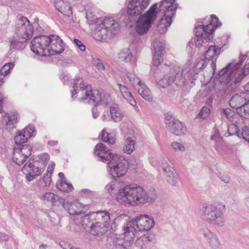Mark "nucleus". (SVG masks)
I'll use <instances>...</instances> for the list:
<instances>
[{
  "mask_svg": "<svg viewBox=\"0 0 249 249\" xmlns=\"http://www.w3.org/2000/svg\"><path fill=\"white\" fill-rule=\"evenodd\" d=\"M131 213L128 211L124 210H119L116 212L112 213H110L106 211H97L95 212H92L89 213L88 215L89 216L92 217H102L104 218L105 217H107L110 218V216L115 217V218H119L122 217H130Z\"/></svg>",
  "mask_w": 249,
  "mask_h": 249,
  "instance_id": "obj_20",
  "label": "nucleus"
},
{
  "mask_svg": "<svg viewBox=\"0 0 249 249\" xmlns=\"http://www.w3.org/2000/svg\"><path fill=\"white\" fill-rule=\"evenodd\" d=\"M101 137L102 140L104 142L111 144L115 142V134L114 132L109 133L106 131V129H104L102 131Z\"/></svg>",
  "mask_w": 249,
  "mask_h": 249,
  "instance_id": "obj_34",
  "label": "nucleus"
},
{
  "mask_svg": "<svg viewBox=\"0 0 249 249\" xmlns=\"http://www.w3.org/2000/svg\"><path fill=\"white\" fill-rule=\"evenodd\" d=\"M237 113L241 117L249 120V99L243 106L237 107Z\"/></svg>",
  "mask_w": 249,
  "mask_h": 249,
  "instance_id": "obj_33",
  "label": "nucleus"
},
{
  "mask_svg": "<svg viewBox=\"0 0 249 249\" xmlns=\"http://www.w3.org/2000/svg\"><path fill=\"white\" fill-rule=\"evenodd\" d=\"M161 159H164L162 157H157L156 156H151L150 158L149 161L151 164L155 167H158L162 165L163 160Z\"/></svg>",
  "mask_w": 249,
  "mask_h": 249,
  "instance_id": "obj_46",
  "label": "nucleus"
},
{
  "mask_svg": "<svg viewBox=\"0 0 249 249\" xmlns=\"http://www.w3.org/2000/svg\"><path fill=\"white\" fill-rule=\"evenodd\" d=\"M73 43L82 52H85L86 51V46L80 40L77 39H74Z\"/></svg>",
  "mask_w": 249,
  "mask_h": 249,
  "instance_id": "obj_52",
  "label": "nucleus"
},
{
  "mask_svg": "<svg viewBox=\"0 0 249 249\" xmlns=\"http://www.w3.org/2000/svg\"><path fill=\"white\" fill-rule=\"evenodd\" d=\"M119 31L118 22L113 18L106 17L97 21L93 36L97 41H107L116 35Z\"/></svg>",
  "mask_w": 249,
  "mask_h": 249,
  "instance_id": "obj_7",
  "label": "nucleus"
},
{
  "mask_svg": "<svg viewBox=\"0 0 249 249\" xmlns=\"http://www.w3.org/2000/svg\"><path fill=\"white\" fill-rule=\"evenodd\" d=\"M138 93L145 100L148 102H152L153 96L149 89L146 86L144 82L140 85L138 89Z\"/></svg>",
  "mask_w": 249,
  "mask_h": 249,
  "instance_id": "obj_28",
  "label": "nucleus"
},
{
  "mask_svg": "<svg viewBox=\"0 0 249 249\" xmlns=\"http://www.w3.org/2000/svg\"><path fill=\"white\" fill-rule=\"evenodd\" d=\"M118 58L121 61L128 63L132 60L133 55L130 49L128 48H126L121 50L119 52Z\"/></svg>",
  "mask_w": 249,
  "mask_h": 249,
  "instance_id": "obj_30",
  "label": "nucleus"
},
{
  "mask_svg": "<svg viewBox=\"0 0 249 249\" xmlns=\"http://www.w3.org/2000/svg\"><path fill=\"white\" fill-rule=\"evenodd\" d=\"M205 215L211 218H220L225 212V205L222 202L205 204L204 206Z\"/></svg>",
  "mask_w": 249,
  "mask_h": 249,
  "instance_id": "obj_17",
  "label": "nucleus"
},
{
  "mask_svg": "<svg viewBox=\"0 0 249 249\" xmlns=\"http://www.w3.org/2000/svg\"><path fill=\"white\" fill-rule=\"evenodd\" d=\"M40 200L45 204L53 205L56 202L57 196L53 193L46 192L40 197Z\"/></svg>",
  "mask_w": 249,
  "mask_h": 249,
  "instance_id": "obj_31",
  "label": "nucleus"
},
{
  "mask_svg": "<svg viewBox=\"0 0 249 249\" xmlns=\"http://www.w3.org/2000/svg\"><path fill=\"white\" fill-rule=\"evenodd\" d=\"M208 31L204 25H198L195 28L196 38L195 42L197 47L199 48L213 38V29L208 27Z\"/></svg>",
  "mask_w": 249,
  "mask_h": 249,
  "instance_id": "obj_15",
  "label": "nucleus"
},
{
  "mask_svg": "<svg viewBox=\"0 0 249 249\" xmlns=\"http://www.w3.org/2000/svg\"><path fill=\"white\" fill-rule=\"evenodd\" d=\"M32 147L27 144L17 145L14 149L13 161L17 165H22L31 156Z\"/></svg>",
  "mask_w": 249,
  "mask_h": 249,
  "instance_id": "obj_13",
  "label": "nucleus"
},
{
  "mask_svg": "<svg viewBox=\"0 0 249 249\" xmlns=\"http://www.w3.org/2000/svg\"><path fill=\"white\" fill-rule=\"evenodd\" d=\"M165 45L163 43L156 41L153 43L154 54L153 58V64L159 66L163 61V52Z\"/></svg>",
  "mask_w": 249,
  "mask_h": 249,
  "instance_id": "obj_21",
  "label": "nucleus"
},
{
  "mask_svg": "<svg viewBox=\"0 0 249 249\" xmlns=\"http://www.w3.org/2000/svg\"><path fill=\"white\" fill-rule=\"evenodd\" d=\"M34 28L29 20L26 17L20 16L16 21L15 35L9 38L11 49H20L23 43L30 39Z\"/></svg>",
  "mask_w": 249,
  "mask_h": 249,
  "instance_id": "obj_6",
  "label": "nucleus"
},
{
  "mask_svg": "<svg viewBox=\"0 0 249 249\" xmlns=\"http://www.w3.org/2000/svg\"><path fill=\"white\" fill-rule=\"evenodd\" d=\"M50 160L49 155L47 153L41 154L35 157V163L40 167H43L45 169V166Z\"/></svg>",
  "mask_w": 249,
  "mask_h": 249,
  "instance_id": "obj_32",
  "label": "nucleus"
},
{
  "mask_svg": "<svg viewBox=\"0 0 249 249\" xmlns=\"http://www.w3.org/2000/svg\"><path fill=\"white\" fill-rule=\"evenodd\" d=\"M160 12L164 13L163 11L160 10V4L156 3L152 5L150 8L140 17L136 22L135 29L139 35H143L146 34L157 18Z\"/></svg>",
  "mask_w": 249,
  "mask_h": 249,
  "instance_id": "obj_9",
  "label": "nucleus"
},
{
  "mask_svg": "<svg viewBox=\"0 0 249 249\" xmlns=\"http://www.w3.org/2000/svg\"><path fill=\"white\" fill-rule=\"evenodd\" d=\"M161 160H163L162 162V165L161 167L164 172L165 173V175L171 174L175 171V169L170 166L165 159H161Z\"/></svg>",
  "mask_w": 249,
  "mask_h": 249,
  "instance_id": "obj_44",
  "label": "nucleus"
},
{
  "mask_svg": "<svg viewBox=\"0 0 249 249\" xmlns=\"http://www.w3.org/2000/svg\"><path fill=\"white\" fill-rule=\"evenodd\" d=\"M171 147L176 152L184 153L187 150L186 144L181 142L174 141L171 142Z\"/></svg>",
  "mask_w": 249,
  "mask_h": 249,
  "instance_id": "obj_35",
  "label": "nucleus"
},
{
  "mask_svg": "<svg viewBox=\"0 0 249 249\" xmlns=\"http://www.w3.org/2000/svg\"><path fill=\"white\" fill-rule=\"evenodd\" d=\"M220 53V49L215 45L210 46L205 54V60H200L195 66H191L189 62L180 69L178 66H175L170 69L169 74L160 78L158 74L155 75L156 81L159 85L165 88L173 82L178 86H184L191 83L194 84L195 80L197 77V71L204 69L207 61H211V66L212 73L208 76L206 83L209 82L216 70V62Z\"/></svg>",
  "mask_w": 249,
  "mask_h": 249,
  "instance_id": "obj_1",
  "label": "nucleus"
},
{
  "mask_svg": "<svg viewBox=\"0 0 249 249\" xmlns=\"http://www.w3.org/2000/svg\"><path fill=\"white\" fill-rule=\"evenodd\" d=\"M209 246L213 249H217L220 246V242L216 235H212L208 241Z\"/></svg>",
  "mask_w": 249,
  "mask_h": 249,
  "instance_id": "obj_39",
  "label": "nucleus"
},
{
  "mask_svg": "<svg viewBox=\"0 0 249 249\" xmlns=\"http://www.w3.org/2000/svg\"><path fill=\"white\" fill-rule=\"evenodd\" d=\"M219 178L224 183H228L230 181V178L229 176L222 174L221 173H219L217 175Z\"/></svg>",
  "mask_w": 249,
  "mask_h": 249,
  "instance_id": "obj_55",
  "label": "nucleus"
},
{
  "mask_svg": "<svg viewBox=\"0 0 249 249\" xmlns=\"http://www.w3.org/2000/svg\"><path fill=\"white\" fill-rule=\"evenodd\" d=\"M211 22L208 25H205L204 24L205 22L204 21H203V24L202 25H204L205 27H206V30L208 31V26L211 27V28L213 29V33L214 31V28L219 27L221 26V23L219 22L218 18L215 15H211Z\"/></svg>",
  "mask_w": 249,
  "mask_h": 249,
  "instance_id": "obj_38",
  "label": "nucleus"
},
{
  "mask_svg": "<svg viewBox=\"0 0 249 249\" xmlns=\"http://www.w3.org/2000/svg\"><path fill=\"white\" fill-rule=\"evenodd\" d=\"M74 89L71 96L73 99L78 98L80 101L97 104L102 100L101 96L97 90H91L89 85H86L83 80L77 77L74 81Z\"/></svg>",
  "mask_w": 249,
  "mask_h": 249,
  "instance_id": "obj_8",
  "label": "nucleus"
},
{
  "mask_svg": "<svg viewBox=\"0 0 249 249\" xmlns=\"http://www.w3.org/2000/svg\"><path fill=\"white\" fill-rule=\"evenodd\" d=\"M103 121H109L111 120L109 110H105L101 117Z\"/></svg>",
  "mask_w": 249,
  "mask_h": 249,
  "instance_id": "obj_54",
  "label": "nucleus"
},
{
  "mask_svg": "<svg viewBox=\"0 0 249 249\" xmlns=\"http://www.w3.org/2000/svg\"><path fill=\"white\" fill-rule=\"evenodd\" d=\"M175 0H162L159 3L160 10L163 11L164 13L157 26V31L160 34H164L172 23V17L175 14L176 9V6L174 4Z\"/></svg>",
  "mask_w": 249,
  "mask_h": 249,
  "instance_id": "obj_10",
  "label": "nucleus"
},
{
  "mask_svg": "<svg viewBox=\"0 0 249 249\" xmlns=\"http://www.w3.org/2000/svg\"><path fill=\"white\" fill-rule=\"evenodd\" d=\"M165 123L168 129L175 135L181 136L184 135L187 132V128L185 125L171 115H167L165 116Z\"/></svg>",
  "mask_w": 249,
  "mask_h": 249,
  "instance_id": "obj_14",
  "label": "nucleus"
},
{
  "mask_svg": "<svg viewBox=\"0 0 249 249\" xmlns=\"http://www.w3.org/2000/svg\"><path fill=\"white\" fill-rule=\"evenodd\" d=\"M92 115L94 118H96L99 115V112L96 107L92 109Z\"/></svg>",
  "mask_w": 249,
  "mask_h": 249,
  "instance_id": "obj_61",
  "label": "nucleus"
},
{
  "mask_svg": "<svg viewBox=\"0 0 249 249\" xmlns=\"http://www.w3.org/2000/svg\"><path fill=\"white\" fill-rule=\"evenodd\" d=\"M160 216V215L159 213L156 214H151L150 215L144 214L141 215L140 218H153L154 217H158Z\"/></svg>",
  "mask_w": 249,
  "mask_h": 249,
  "instance_id": "obj_60",
  "label": "nucleus"
},
{
  "mask_svg": "<svg viewBox=\"0 0 249 249\" xmlns=\"http://www.w3.org/2000/svg\"><path fill=\"white\" fill-rule=\"evenodd\" d=\"M107 220L104 222V224L99 222L93 223L89 221V219H84L82 226L84 229L89 228V232L94 235H100L105 233L109 228L113 229L115 228L114 224L110 226L111 222H113V220L111 221L110 219H106Z\"/></svg>",
  "mask_w": 249,
  "mask_h": 249,
  "instance_id": "obj_12",
  "label": "nucleus"
},
{
  "mask_svg": "<svg viewBox=\"0 0 249 249\" xmlns=\"http://www.w3.org/2000/svg\"><path fill=\"white\" fill-rule=\"evenodd\" d=\"M166 179L172 185H176L179 181L178 175L176 171L166 175Z\"/></svg>",
  "mask_w": 249,
  "mask_h": 249,
  "instance_id": "obj_41",
  "label": "nucleus"
},
{
  "mask_svg": "<svg viewBox=\"0 0 249 249\" xmlns=\"http://www.w3.org/2000/svg\"><path fill=\"white\" fill-rule=\"evenodd\" d=\"M4 76L2 74L0 73V86H1L4 83Z\"/></svg>",
  "mask_w": 249,
  "mask_h": 249,
  "instance_id": "obj_62",
  "label": "nucleus"
},
{
  "mask_svg": "<svg viewBox=\"0 0 249 249\" xmlns=\"http://www.w3.org/2000/svg\"><path fill=\"white\" fill-rule=\"evenodd\" d=\"M30 47L36 55L47 56L62 53L64 50V44L57 36H39L33 39Z\"/></svg>",
  "mask_w": 249,
  "mask_h": 249,
  "instance_id": "obj_5",
  "label": "nucleus"
},
{
  "mask_svg": "<svg viewBox=\"0 0 249 249\" xmlns=\"http://www.w3.org/2000/svg\"><path fill=\"white\" fill-rule=\"evenodd\" d=\"M140 236H137L136 238H138V240H137V242H138V244H139V246H141V244H140V242L141 241H149V239H148V237L147 235H143L142 236H141L140 237H139Z\"/></svg>",
  "mask_w": 249,
  "mask_h": 249,
  "instance_id": "obj_59",
  "label": "nucleus"
},
{
  "mask_svg": "<svg viewBox=\"0 0 249 249\" xmlns=\"http://www.w3.org/2000/svg\"><path fill=\"white\" fill-rule=\"evenodd\" d=\"M54 5L64 15L70 16L72 13L71 6L66 0H55Z\"/></svg>",
  "mask_w": 249,
  "mask_h": 249,
  "instance_id": "obj_26",
  "label": "nucleus"
},
{
  "mask_svg": "<svg viewBox=\"0 0 249 249\" xmlns=\"http://www.w3.org/2000/svg\"><path fill=\"white\" fill-rule=\"evenodd\" d=\"M228 132L230 135H233L236 134L238 137H240L238 128L235 124H231L229 125Z\"/></svg>",
  "mask_w": 249,
  "mask_h": 249,
  "instance_id": "obj_48",
  "label": "nucleus"
},
{
  "mask_svg": "<svg viewBox=\"0 0 249 249\" xmlns=\"http://www.w3.org/2000/svg\"><path fill=\"white\" fill-rule=\"evenodd\" d=\"M240 137H242L244 140L249 142V127L244 126L242 128V132L239 133Z\"/></svg>",
  "mask_w": 249,
  "mask_h": 249,
  "instance_id": "obj_49",
  "label": "nucleus"
},
{
  "mask_svg": "<svg viewBox=\"0 0 249 249\" xmlns=\"http://www.w3.org/2000/svg\"><path fill=\"white\" fill-rule=\"evenodd\" d=\"M155 224L154 219H129L123 227L122 238L116 241V245L124 248L130 246L137 234L140 236V232L150 230Z\"/></svg>",
  "mask_w": 249,
  "mask_h": 249,
  "instance_id": "obj_3",
  "label": "nucleus"
},
{
  "mask_svg": "<svg viewBox=\"0 0 249 249\" xmlns=\"http://www.w3.org/2000/svg\"><path fill=\"white\" fill-rule=\"evenodd\" d=\"M28 139L25 136L24 133L22 131L17 132L15 136L14 141L16 144H20L26 142Z\"/></svg>",
  "mask_w": 249,
  "mask_h": 249,
  "instance_id": "obj_40",
  "label": "nucleus"
},
{
  "mask_svg": "<svg viewBox=\"0 0 249 249\" xmlns=\"http://www.w3.org/2000/svg\"><path fill=\"white\" fill-rule=\"evenodd\" d=\"M58 176L60 178V179L59 180H65L64 175L63 173H59L58 174Z\"/></svg>",
  "mask_w": 249,
  "mask_h": 249,
  "instance_id": "obj_63",
  "label": "nucleus"
},
{
  "mask_svg": "<svg viewBox=\"0 0 249 249\" xmlns=\"http://www.w3.org/2000/svg\"><path fill=\"white\" fill-rule=\"evenodd\" d=\"M22 172L26 175V178L28 181H31L40 176L44 171L43 167H40L36 163H31L26 164L22 168Z\"/></svg>",
  "mask_w": 249,
  "mask_h": 249,
  "instance_id": "obj_19",
  "label": "nucleus"
},
{
  "mask_svg": "<svg viewBox=\"0 0 249 249\" xmlns=\"http://www.w3.org/2000/svg\"><path fill=\"white\" fill-rule=\"evenodd\" d=\"M120 127L122 132L124 135H131L134 132L131 124H126L124 123L122 124Z\"/></svg>",
  "mask_w": 249,
  "mask_h": 249,
  "instance_id": "obj_47",
  "label": "nucleus"
},
{
  "mask_svg": "<svg viewBox=\"0 0 249 249\" xmlns=\"http://www.w3.org/2000/svg\"><path fill=\"white\" fill-rule=\"evenodd\" d=\"M63 206L70 214L73 215H78L89 209L88 205H83L78 200L65 202Z\"/></svg>",
  "mask_w": 249,
  "mask_h": 249,
  "instance_id": "obj_18",
  "label": "nucleus"
},
{
  "mask_svg": "<svg viewBox=\"0 0 249 249\" xmlns=\"http://www.w3.org/2000/svg\"><path fill=\"white\" fill-rule=\"evenodd\" d=\"M210 109L207 107H203L196 117V119H206L210 114Z\"/></svg>",
  "mask_w": 249,
  "mask_h": 249,
  "instance_id": "obj_42",
  "label": "nucleus"
},
{
  "mask_svg": "<svg viewBox=\"0 0 249 249\" xmlns=\"http://www.w3.org/2000/svg\"><path fill=\"white\" fill-rule=\"evenodd\" d=\"M136 144L135 138L128 137L125 140L123 146V151L127 154H131L135 149Z\"/></svg>",
  "mask_w": 249,
  "mask_h": 249,
  "instance_id": "obj_29",
  "label": "nucleus"
},
{
  "mask_svg": "<svg viewBox=\"0 0 249 249\" xmlns=\"http://www.w3.org/2000/svg\"><path fill=\"white\" fill-rule=\"evenodd\" d=\"M105 191L112 197H116L120 203L136 206L148 201L149 196L146 191L136 184L117 183L112 181L105 188Z\"/></svg>",
  "mask_w": 249,
  "mask_h": 249,
  "instance_id": "obj_2",
  "label": "nucleus"
},
{
  "mask_svg": "<svg viewBox=\"0 0 249 249\" xmlns=\"http://www.w3.org/2000/svg\"><path fill=\"white\" fill-rule=\"evenodd\" d=\"M117 86L119 89L122 96L126 101L132 106L136 107L137 102L132 95L130 89L121 84H117Z\"/></svg>",
  "mask_w": 249,
  "mask_h": 249,
  "instance_id": "obj_22",
  "label": "nucleus"
},
{
  "mask_svg": "<svg viewBox=\"0 0 249 249\" xmlns=\"http://www.w3.org/2000/svg\"><path fill=\"white\" fill-rule=\"evenodd\" d=\"M94 154L99 156L103 161H108L110 156L114 155L102 143H99L96 144L94 149Z\"/></svg>",
  "mask_w": 249,
  "mask_h": 249,
  "instance_id": "obj_24",
  "label": "nucleus"
},
{
  "mask_svg": "<svg viewBox=\"0 0 249 249\" xmlns=\"http://www.w3.org/2000/svg\"><path fill=\"white\" fill-rule=\"evenodd\" d=\"M93 63L98 71H102L105 70V67L101 60L94 58L93 60Z\"/></svg>",
  "mask_w": 249,
  "mask_h": 249,
  "instance_id": "obj_51",
  "label": "nucleus"
},
{
  "mask_svg": "<svg viewBox=\"0 0 249 249\" xmlns=\"http://www.w3.org/2000/svg\"><path fill=\"white\" fill-rule=\"evenodd\" d=\"M208 223L217 226H222L225 224V221L223 219H208Z\"/></svg>",
  "mask_w": 249,
  "mask_h": 249,
  "instance_id": "obj_50",
  "label": "nucleus"
},
{
  "mask_svg": "<svg viewBox=\"0 0 249 249\" xmlns=\"http://www.w3.org/2000/svg\"><path fill=\"white\" fill-rule=\"evenodd\" d=\"M22 131L28 140L35 136V127L32 125H28L24 128Z\"/></svg>",
  "mask_w": 249,
  "mask_h": 249,
  "instance_id": "obj_43",
  "label": "nucleus"
},
{
  "mask_svg": "<svg viewBox=\"0 0 249 249\" xmlns=\"http://www.w3.org/2000/svg\"><path fill=\"white\" fill-rule=\"evenodd\" d=\"M244 89L245 91L247 92L249 91V82L248 83H247L245 85H244Z\"/></svg>",
  "mask_w": 249,
  "mask_h": 249,
  "instance_id": "obj_64",
  "label": "nucleus"
},
{
  "mask_svg": "<svg viewBox=\"0 0 249 249\" xmlns=\"http://www.w3.org/2000/svg\"><path fill=\"white\" fill-rule=\"evenodd\" d=\"M223 112L229 120H231L233 116V112L230 109H223Z\"/></svg>",
  "mask_w": 249,
  "mask_h": 249,
  "instance_id": "obj_56",
  "label": "nucleus"
},
{
  "mask_svg": "<svg viewBox=\"0 0 249 249\" xmlns=\"http://www.w3.org/2000/svg\"><path fill=\"white\" fill-rule=\"evenodd\" d=\"M55 166V163L53 162H51L49 164L47 168V171L46 173H48L52 175L53 173L54 167Z\"/></svg>",
  "mask_w": 249,
  "mask_h": 249,
  "instance_id": "obj_58",
  "label": "nucleus"
},
{
  "mask_svg": "<svg viewBox=\"0 0 249 249\" xmlns=\"http://www.w3.org/2000/svg\"><path fill=\"white\" fill-rule=\"evenodd\" d=\"M14 67L13 63H8L5 64L0 69V73L2 74L4 76L7 75L10 73L11 71Z\"/></svg>",
  "mask_w": 249,
  "mask_h": 249,
  "instance_id": "obj_45",
  "label": "nucleus"
},
{
  "mask_svg": "<svg viewBox=\"0 0 249 249\" xmlns=\"http://www.w3.org/2000/svg\"><path fill=\"white\" fill-rule=\"evenodd\" d=\"M18 115L15 113L11 112L5 115L2 122L3 124L5 126L6 129L8 130L13 129L15 124L18 122Z\"/></svg>",
  "mask_w": 249,
  "mask_h": 249,
  "instance_id": "obj_27",
  "label": "nucleus"
},
{
  "mask_svg": "<svg viewBox=\"0 0 249 249\" xmlns=\"http://www.w3.org/2000/svg\"><path fill=\"white\" fill-rule=\"evenodd\" d=\"M56 186L57 189L62 192H69L73 189L71 184L67 182L65 180H58Z\"/></svg>",
  "mask_w": 249,
  "mask_h": 249,
  "instance_id": "obj_36",
  "label": "nucleus"
},
{
  "mask_svg": "<svg viewBox=\"0 0 249 249\" xmlns=\"http://www.w3.org/2000/svg\"><path fill=\"white\" fill-rule=\"evenodd\" d=\"M126 76L129 79L131 85L133 87H135L136 86H139L141 84L144 82L142 80H140L134 72H128L126 74Z\"/></svg>",
  "mask_w": 249,
  "mask_h": 249,
  "instance_id": "obj_37",
  "label": "nucleus"
},
{
  "mask_svg": "<svg viewBox=\"0 0 249 249\" xmlns=\"http://www.w3.org/2000/svg\"><path fill=\"white\" fill-rule=\"evenodd\" d=\"M249 99V97L244 92L235 94L231 98L229 105L231 107L235 108L237 111V107L243 106Z\"/></svg>",
  "mask_w": 249,
  "mask_h": 249,
  "instance_id": "obj_23",
  "label": "nucleus"
},
{
  "mask_svg": "<svg viewBox=\"0 0 249 249\" xmlns=\"http://www.w3.org/2000/svg\"><path fill=\"white\" fill-rule=\"evenodd\" d=\"M150 3V0H130L127 7V14L132 17L142 15Z\"/></svg>",
  "mask_w": 249,
  "mask_h": 249,
  "instance_id": "obj_16",
  "label": "nucleus"
},
{
  "mask_svg": "<svg viewBox=\"0 0 249 249\" xmlns=\"http://www.w3.org/2000/svg\"><path fill=\"white\" fill-rule=\"evenodd\" d=\"M110 119L115 123H118L123 120L124 115L123 110L116 104L112 105L109 107Z\"/></svg>",
  "mask_w": 249,
  "mask_h": 249,
  "instance_id": "obj_25",
  "label": "nucleus"
},
{
  "mask_svg": "<svg viewBox=\"0 0 249 249\" xmlns=\"http://www.w3.org/2000/svg\"><path fill=\"white\" fill-rule=\"evenodd\" d=\"M51 176L50 174L46 173L42 178V180L44 182L45 186H49L52 182Z\"/></svg>",
  "mask_w": 249,
  "mask_h": 249,
  "instance_id": "obj_53",
  "label": "nucleus"
},
{
  "mask_svg": "<svg viewBox=\"0 0 249 249\" xmlns=\"http://www.w3.org/2000/svg\"><path fill=\"white\" fill-rule=\"evenodd\" d=\"M249 73V56L241 55L238 62L233 61L221 70L218 74L219 81L225 84L230 82H240Z\"/></svg>",
  "mask_w": 249,
  "mask_h": 249,
  "instance_id": "obj_4",
  "label": "nucleus"
},
{
  "mask_svg": "<svg viewBox=\"0 0 249 249\" xmlns=\"http://www.w3.org/2000/svg\"><path fill=\"white\" fill-rule=\"evenodd\" d=\"M107 171L113 178H120L125 175L127 170V161L124 157L114 154L107 161Z\"/></svg>",
  "mask_w": 249,
  "mask_h": 249,
  "instance_id": "obj_11",
  "label": "nucleus"
},
{
  "mask_svg": "<svg viewBox=\"0 0 249 249\" xmlns=\"http://www.w3.org/2000/svg\"><path fill=\"white\" fill-rule=\"evenodd\" d=\"M211 139L212 140L215 141L216 142L220 141L221 138L219 132H215L211 136Z\"/></svg>",
  "mask_w": 249,
  "mask_h": 249,
  "instance_id": "obj_57",
  "label": "nucleus"
}]
</instances>
